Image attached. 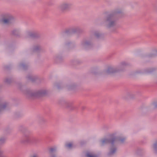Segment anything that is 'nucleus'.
<instances>
[{
    "label": "nucleus",
    "mask_w": 157,
    "mask_h": 157,
    "mask_svg": "<svg viewBox=\"0 0 157 157\" xmlns=\"http://www.w3.org/2000/svg\"><path fill=\"white\" fill-rule=\"evenodd\" d=\"M87 157H97V156L92 152H88L86 154Z\"/></svg>",
    "instance_id": "nucleus-7"
},
{
    "label": "nucleus",
    "mask_w": 157,
    "mask_h": 157,
    "mask_svg": "<svg viewBox=\"0 0 157 157\" xmlns=\"http://www.w3.org/2000/svg\"><path fill=\"white\" fill-rule=\"evenodd\" d=\"M107 72L108 73H109V72H113L112 68H110V69H108L107 71Z\"/></svg>",
    "instance_id": "nucleus-15"
},
{
    "label": "nucleus",
    "mask_w": 157,
    "mask_h": 157,
    "mask_svg": "<svg viewBox=\"0 0 157 157\" xmlns=\"http://www.w3.org/2000/svg\"><path fill=\"white\" fill-rule=\"evenodd\" d=\"M6 140V138L5 137L0 138V144H2L5 143Z\"/></svg>",
    "instance_id": "nucleus-10"
},
{
    "label": "nucleus",
    "mask_w": 157,
    "mask_h": 157,
    "mask_svg": "<svg viewBox=\"0 0 157 157\" xmlns=\"http://www.w3.org/2000/svg\"><path fill=\"white\" fill-rule=\"evenodd\" d=\"M37 140L36 137L32 136L29 133H25L24 134L21 139V143L24 144L29 143L35 144L36 143Z\"/></svg>",
    "instance_id": "nucleus-2"
},
{
    "label": "nucleus",
    "mask_w": 157,
    "mask_h": 157,
    "mask_svg": "<svg viewBox=\"0 0 157 157\" xmlns=\"http://www.w3.org/2000/svg\"><path fill=\"white\" fill-rule=\"evenodd\" d=\"M10 20L7 19H4L2 20L3 22L4 23H9Z\"/></svg>",
    "instance_id": "nucleus-12"
},
{
    "label": "nucleus",
    "mask_w": 157,
    "mask_h": 157,
    "mask_svg": "<svg viewBox=\"0 0 157 157\" xmlns=\"http://www.w3.org/2000/svg\"><path fill=\"white\" fill-rule=\"evenodd\" d=\"M70 7V5L67 3H64L61 5L59 7V9L62 11H64L68 9Z\"/></svg>",
    "instance_id": "nucleus-3"
},
{
    "label": "nucleus",
    "mask_w": 157,
    "mask_h": 157,
    "mask_svg": "<svg viewBox=\"0 0 157 157\" xmlns=\"http://www.w3.org/2000/svg\"><path fill=\"white\" fill-rule=\"evenodd\" d=\"M41 121H43L44 122H45V119L44 118H42V117L41 118Z\"/></svg>",
    "instance_id": "nucleus-16"
},
{
    "label": "nucleus",
    "mask_w": 157,
    "mask_h": 157,
    "mask_svg": "<svg viewBox=\"0 0 157 157\" xmlns=\"http://www.w3.org/2000/svg\"><path fill=\"white\" fill-rule=\"evenodd\" d=\"M126 138L124 137L116 136L115 134H113L109 135L108 137L104 138L100 141V144L103 146L105 144L110 143L111 146L110 148L108 155L111 156L114 154L116 152L117 148L114 145V144L118 142L120 144H123L125 141Z\"/></svg>",
    "instance_id": "nucleus-1"
},
{
    "label": "nucleus",
    "mask_w": 157,
    "mask_h": 157,
    "mask_svg": "<svg viewBox=\"0 0 157 157\" xmlns=\"http://www.w3.org/2000/svg\"><path fill=\"white\" fill-rule=\"evenodd\" d=\"M57 150V148L56 147H51L50 148L49 150V153L50 155H52L53 153L56 152Z\"/></svg>",
    "instance_id": "nucleus-5"
},
{
    "label": "nucleus",
    "mask_w": 157,
    "mask_h": 157,
    "mask_svg": "<svg viewBox=\"0 0 157 157\" xmlns=\"http://www.w3.org/2000/svg\"><path fill=\"white\" fill-rule=\"evenodd\" d=\"M51 155V157H56L55 155H54L53 154H52V155Z\"/></svg>",
    "instance_id": "nucleus-18"
},
{
    "label": "nucleus",
    "mask_w": 157,
    "mask_h": 157,
    "mask_svg": "<svg viewBox=\"0 0 157 157\" xmlns=\"http://www.w3.org/2000/svg\"><path fill=\"white\" fill-rule=\"evenodd\" d=\"M112 17L111 16L108 17L107 20L109 21V27L112 26L115 24V22L112 21Z\"/></svg>",
    "instance_id": "nucleus-6"
},
{
    "label": "nucleus",
    "mask_w": 157,
    "mask_h": 157,
    "mask_svg": "<svg viewBox=\"0 0 157 157\" xmlns=\"http://www.w3.org/2000/svg\"><path fill=\"white\" fill-rule=\"evenodd\" d=\"M65 147L68 149H71L73 147V144L71 143H68L65 144Z\"/></svg>",
    "instance_id": "nucleus-8"
},
{
    "label": "nucleus",
    "mask_w": 157,
    "mask_h": 157,
    "mask_svg": "<svg viewBox=\"0 0 157 157\" xmlns=\"http://www.w3.org/2000/svg\"><path fill=\"white\" fill-rule=\"evenodd\" d=\"M152 105H153V107L154 108H157V102H154L152 104Z\"/></svg>",
    "instance_id": "nucleus-13"
},
{
    "label": "nucleus",
    "mask_w": 157,
    "mask_h": 157,
    "mask_svg": "<svg viewBox=\"0 0 157 157\" xmlns=\"http://www.w3.org/2000/svg\"><path fill=\"white\" fill-rule=\"evenodd\" d=\"M153 147L154 150V152L157 153V141L155 142L153 145Z\"/></svg>",
    "instance_id": "nucleus-9"
},
{
    "label": "nucleus",
    "mask_w": 157,
    "mask_h": 157,
    "mask_svg": "<svg viewBox=\"0 0 157 157\" xmlns=\"http://www.w3.org/2000/svg\"><path fill=\"white\" fill-rule=\"evenodd\" d=\"M9 105L6 102H2L0 101V112L7 108Z\"/></svg>",
    "instance_id": "nucleus-4"
},
{
    "label": "nucleus",
    "mask_w": 157,
    "mask_h": 157,
    "mask_svg": "<svg viewBox=\"0 0 157 157\" xmlns=\"http://www.w3.org/2000/svg\"><path fill=\"white\" fill-rule=\"evenodd\" d=\"M31 157H39V155L37 154H34Z\"/></svg>",
    "instance_id": "nucleus-14"
},
{
    "label": "nucleus",
    "mask_w": 157,
    "mask_h": 157,
    "mask_svg": "<svg viewBox=\"0 0 157 157\" xmlns=\"http://www.w3.org/2000/svg\"><path fill=\"white\" fill-rule=\"evenodd\" d=\"M3 151L0 147V157H7L3 155Z\"/></svg>",
    "instance_id": "nucleus-11"
},
{
    "label": "nucleus",
    "mask_w": 157,
    "mask_h": 157,
    "mask_svg": "<svg viewBox=\"0 0 157 157\" xmlns=\"http://www.w3.org/2000/svg\"><path fill=\"white\" fill-rule=\"evenodd\" d=\"M61 104H67V103L66 102H65L64 101H63V103H62Z\"/></svg>",
    "instance_id": "nucleus-17"
}]
</instances>
